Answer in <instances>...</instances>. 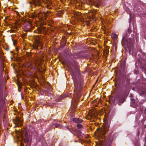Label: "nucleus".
<instances>
[{
    "mask_svg": "<svg viewBox=\"0 0 146 146\" xmlns=\"http://www.w3.org/2000/svg\"><path fill=\"white\" fill-rule=\"evenodd\" d=\"M110 122L109 120H105L104 122V127L103 129H97V130H98L99 134H100L102 135H104L108 131L110 126Z\"/></svg>",
    "mask_w": 146,
    "mask_h": 146,
    "instance_id": "nucleus-1",
    "label": "nucleus"
},
{
    "mask_svg": "<svg viewBox=\"0 0 146 146\" xmlns=\"http://www.w3.org/2000/svg\"><path fill=\"white\" fill-rule=\"evenodd\" d=\"M72 79L74 81V85L75 87L74 92H77V89L80 88L81 86V82L77 78L75 75L72 76Z\"/></svg>",
    "mask_w": 146,
    "mask_h": 146,
    "instance_id": "nucleus-2",
    "label": "nucleus"
},
{
    "mask_svg": "<svg viewBox=\"0 0 146 146\" xmlns=\"http://www.w3.org/2000/svg\"><path fill=\"white\" fill-rule=\"evenodd\" d=\"M122 44H124L126 45L129 49H130L133 46V43L130 38L127 39L125 37H123L122 40Z\"/></svg>",
    "mask_w": 146,
    "mask_h": 146,
    "instance_id": "nucleus-3",
    "label": "nucleus"
},
{
    "mask_svg": "<svg viewBox=\"0 0 146 146\" xmlns=\"http://www.w3.org/2000/svg\"><path fill=\"white\" fill-rule=\"evenodd\" d=\"M113 139V137L109 135L106 140L101 146H111Z\"/></svg>",
    "mask_w": 146,
    "mask_h": 146,
    "instance_id": "nucleus-4",
    "label": "nucleus"
},
{
    "mask_svg": "<svg viewBox=\"0 0 146 146\" xmlns=\"http://www.w3.org/2000/svg\"><path fill=\"white\" fill-rule=\"evenodd\" d=\"M115 101H116L119 105H120L124 102V98L121 96H116L114 99V101H113V102L114 103Z\"/></svg>",
    "mask_w": 146,
    "mask_h": 146,
    "instance_id": "nucleus-5",
    "label": "nucleus"
},
{
    "mask_svg": "<svg viewBox=\"0 0 146 146\" xmlns=\"http://www.w3.org/2000/svg\"><path fill=\"white\" fill-rule=\"evenodd\" d=\"M40 38L39 36H36L35 39V43L34 44L33 48L35 49H37L39 45L41 44V41Z\"/></svg>",
    "mask_w": 146,
    "mask_h": 146,
    "instance_id": "nucleus-6",
    "label": "nucleus"
},
{
    "mask_svg": "<svg viewBox=\"0 0 146 146\" xmlns=\"http://www.w3.org/2000/svg\"><path fill=\"white\" fill-rule=\"evenodd\" d=\"M46 14L45 13H38L37 14H33L32 15L33 17H40L41 18H42V19H43L44 18L45 19L46 17Z\"/></svg>",
    "mask_w": 146,
    "mask_h": 146,
    "instance_id": "nucleus-7",
    "label": "nucleus"
},
{
    "mask_svg": "<svg viewBox=\"0 0 146 146\" xmlns=\"http://www.w3.org/2000/svg\"><path fill=\"white\" fill-rule=\"evenodd\" d=\"M92 104L95 106L99 107L100 106L101 103L99 99H97L94 100L92 102Z\"/></svg>",
    "mask_w": 146,
    "mask_h": 146,
    "instance_id": "nucleus-8",
    "label": "nucleus"
},
{
    "mask_svg": "<svg viewBox=\"0 0 146 146\" xmlns=\"http://www.w3.org/2000/svg\"><path fill=\"white\" fill-rule=\"evenodd\" d=\"M138 92L139 94L140 95H143L146 93V90L144 89L143 88L138 89Z\"/></svg>",
    "mask_w": 146,
    "mask_h": 146,
    "instance_id": "nucleus-9",
    "label": "nucleus"
},
{
    "mask_svg": "<svg viewBox=\"0 0 146 146\" xmlns=\"http://www.w3.org/2000/svg\"><path fill=\"white\" fill-rule=\"evenodd\" d=\"M72 121L76 123H81L82 122V121L81 119H78L77 118H74L73 119Z\"/></svg>",
    "mask_w": 146,
    "mask_h": 146,
    "instance_id": "nucleus-10",
    "label": "nucleus"
},
{
    "mask_svg": "<svg viewBox=\"0 0 146 146\" xmlns=\"http://www.w3.org/2000/svg\"><path fill=\"white\" fill-rule=\"evenodd\" d=\"M25 139H24V142L25 143H28L29 142V139L28 137V134L26 132L25 134Z\"/></svg>",
    "mask_w": 146,
    "mask_h": 146,
    "instance_id": "nucleus-11",
    "label": "nucleus"
},
{
    "mask_svg": "<svg viewBox=\"0 0 146 146\" xmlns=\"http://www.w3.org/2000/svg\"><path fill=\"white\" fill-rule=\"evenodd\" d=\"M77 104V102L76 101H73L71 105L72 108L74 109V110H75L76 108Z\"/></svg>",
    "mask_w": 146,
    "mask_h": 146,
    "instance_id": "nucleus-12",
    "label": "nucleus"
},
{
    "mask_svg": "<svg viewBox=\"0 0 146 146\" xmlns=\"http://www.w3.org/2000/svg\"><path fill=\"white\" fill-rule=\"evenodd\" d=\"M15 122L16 123H19L20 125H22V122L21 120L19 117H16Z\"/></svg>",
    "mask_w": 146,
    "mask_h": 146,
    "instance_id": "nucleus-13",
    "label": "nucleus"
},
{
    "mask_svg": "<svg viewBox=\"0 0 146 146\" xmlns=\"http://www.w3.org/2000/svg\"><path fill=\"white\" fill-rule=\"evenodd\" d=\"M33 2H32L33 4L35 5H36L38 4L39 3V0H32Z\"/></svg>",
    "mask_w": 146,
    "mask_h": 146,
    "instance_id": "nucleus-14",
    "label": "nucleus"
},
{
    "mask_svg": "<svg viewBox=\"0 0 146 146\" xmlns=\"http://www.w3.org/2000/svg\"><path fill=\"white\" fill-rule=\"evenodd\" d=\"M111 37L113 39H116L117 38V35L116 34H111Z\"/></svg>",
    "mask_w": 146,
    "mask_h": 146,
    "instance_id": "nucleus-15",
    "label": "nucleus"
},
{
    "mask_svg": "<svg viewBox=\"0 0 146 146\" xmlns=\"http://www.w3.org/2000/svg\"><path fill=\"white\" fill-rule=\"evenodd\" d=\"M75 112L74 110H72L70 113V115L72 117H73L75 116Z\"/></svg>",
    "mask_w": 146,
    "mask_h": 146,
    "instance_id": "nucleus-16",
    "label": "nucleus"
},
{
    "mask_svg": "<svg viewBox=\"0 0 146 146\" xmlns=\"http://www.w3.org/2000/svg\"><path fill=\"white\" fill-rule=\"evenodd\" d=\"M44 29V27H42L41 29H39L38 30V32L41 33L42 31Z\"/></svg>",
    "mask_w": 146,
    "mask_h": 146,
    "instance_id": "nucleus-17",
    "label": "nucleus"
},
{
    "mask_svg": "<svg viewBox=\"0 0 146 146\" xmlns=\"http://www.w3.org/2000/svg\"><path fill=\"white\" fill-rule=\"evenodd\" d=\"M55 126L56 127H59V128H60L62 127L61 125H60L58 124H55Z\"/></svg>",
    "mask_w": 146,
    "mask_h": 146,
    "instance_id": "nucleus-18",
    "label": "nucleus"
},
{
    "mask_svg": "<svg viewBox=\"0 0 146 146\" xmlns=\"http://www.w3.org/2000/svg\"><path fill=\"white\" fill-rule=\"evenodd\" d=\"M77 126L79 129H80L82 127V125L80 124H78L77 125Z\"/></svg>",
    "mask_w": 146,
    "mask_h": 146,
    "instance_id": "nucleus-19",
    "label": "nucleus"
},
{
    "mask_svg": "<svg viewBox=\"0 0 146 146\" xmlns=\"http://www.w3.org/2000/svg\"><path fill=\"white\" fill-rule=\"evenodd\" d=\"M66 97V96L64 95H62L60 96V99H62Z\"/></svg>",
    "mask_w": 146,
    "mask_h": 146,
    "instance_id": "nucleus-20",
    "label": "nucleus"
},
{
    "mask_svg": "<svg viewBox=\"0 0 146 146\" xmlns=\"http://www.w3.org/2000/svg\"><path fill=\"white\" fill-rule=\"evenodd\" d=\"M109 52V51L106 49V50H105L104 51V53L105 54H108Z\"/></svg>",
    "mask_w": 146,
    "mask_h": 146,
    "instance_id": "nucleus-21",
    "label": "nucleus"
},
{
    "mask_svg": "<svg viewBox=\"0 0 146 146\" xmlns=\"http://www.w3.org/2000/svg\"><path fill=\"white\" fill-rule=\"evenodd\" d=\"M126 11L127 13H128L130 15V17L131 15V14L130 12L129 11V9H128L127 10H126Z\"/></svg>",
    "mask_w": 146,
    "mask_h": 146,
    "instance_id": "nucleus-22",
    "label": "nucleus"
},
{
    "mask_svg": "<svg viewBox=\"0 0 146 146\" xmlns=\"http://www.w3.org/2000/svg\"><path fill=\"white\" fill-rule=\"evenodd\" d=\"M18 88H21L22 85H21V84H18Z\"/></svg>",
    "mask_w": 146,
    "mask_h": 146,
    "instance_id": "nucleus-23",
    "label": "nucleus"
},
{
    "mask_svg": "<svg viewBox=\"0 0 146 146\" xmlns=\"http://www.w3.org/2000/svg\"><path fill=\"white\" fill-rule=\"evenodd\" d=\"M67 129H68V130H69V131H70V132L71 133H73L72 132V131L70 130V128L69 127H67Z\"/></svg>",
    "mask_w": 146,
    "mask_h": 146,
    "instance_id": "nucleus-24",
    "label": "nucleus"
},
{
    "mask_svg": "<svg viewBox=\"0 0 146 146\" xmlns=\"http://www.w3.org/2000/svg\"><path fill=\"white\" fill-rule=\"evenodd\" d=\"M78 135H80L81 133V132L80 131H78Z\"/></svg>",
    "mask_w": 146,
    "mask_h": 146,
    "instance_id": "nucleus-25",
    "label": "nucleus"
},
{
    "mask_svg": "<svg viewBox=\"0 0 146 146\" xmlns=\"http://www.w3.org/2000/svg\"><path fill=\"white\" fill-rule=\"evenodd\" d=\"M95 3H96V4H98L99 3V2L98 1H97V0H96V2H95Z\"/></svg>",
    "mask_w": 146,
    "mask_h": 146,
    "instance_id": "nucleus-26",
    "label": "nucleus"
},
{
    "mask_svg": "<svg viewBox=\"0 0 146 146\" xmlns=\"http://www.w3.org/2000/svg\"><path fill=\"white\" fill-rule=\"evenodd\" d=\"M14 111L17 112V113H18V112L17 111V110H14Z\"/></svg>",
    "mask_w": 146,
    "mask_h": 146,
    "instance_id": "nucleus-27",
    "label": "nucleus"
},
{
    "mask_svg": "<svg viewBox=\"0 0 146 146\" xmlns=\"http://www.w3.org/2000/svg\"><path fill=\"white\" fill-rule=\"evenodd\" d=\"M21 88H18V90L19 92L20 91Z\"/></svg>",
    "mask_w": 146,
    "mask_h": 146,
    "instance_id": "nucleus-28",
    "label": "nucleus"
},
{
    "mask_svg": "<svg viewBox=\"0 0 146 146\" xmlns=\"http://www.w3.org/2000/svg\"><path fill=\"white\" fill-rule=\"evenodd\" d=\"M16 42H13V44L14 45H15L16 44Z\"/></svg>",
    "mask_w": 146,
    "mask_h": 146,
    "instance_id": "nucleus-29",
    "label": "nucleus"
},
{
    "mask_svg": "<svg viewBox=\"0 0 146 146\" xmlns=\"http://www.w3.org/2000/svg\"><path fill=\"white\" fill-rule=\"evenodd\" d=\"M92 110H90V111H91V112H93Z\"/></svg>",
    "mask_w": 146,
    "mask_h": 146,
    "instance_id": "nucleus-30",
    "label": "nucleus"
},
{
    "mask_svg": "<svg viewBox=\"0 0 146 146\" xmlns=\"http://www.w3.org/2000/svg\"><path fill=\"white\" fill-rule=\"evenodd\" d=\"M145 141L146 142V137L145 138Z\"/></svg>",
    "mask_w": 146,
    "mask_h": 146,
    "instance_id": "nucleus-31",
    "label": "nucleus"
},
{
    "mask_svg": "<svg viewBox=\"0 0 146 146\" xmlns=\"http://www.w3.org/2000/svg\"><path fill=\"white\" fill-rule=\"evenodd\" d=\"M96 6H98V5H97V4H96Z\"/></svg>",
    "mask_w": 146,
    "mask_h": 146,
    "instance_id": "nucleus-32",
    "label": "nucleus"
},
{
    "mask_svg": "<svg viewBox=\"0 0 146 146\" xmlns=\"http://www.w3.org/2000/svg\"><path fill=\"white\" fill-rule=\"evenodd\" d=\"M77 141H75V142H77Z\"/></svg>",
    "mask_w": 146,
    "mask_h": 146,
    "instance_id": "nucleus-33",
    "label": "nucleus"
},
{
    "mask_svg": "<svg viewBox=\"0 0 146 146\" xmlns=\"http://www.w3.org/2000/svg\"><path fill=\"white\" fill-rule=\"evenodd\" d=\"M95 109L94 110H96V108H95V109Z\"/></svg>",
    "mask_w": 146,
    "mask_h": 146,
    "instance_id": "nucleus-34",
    "label": "nucleus"
},
{
    "mask_svg": "<svg viewBox=\"0 0 146 146\" xmlns=\"http://www.w3.org/2000/svg\"><path fill=\"white\" fill-rule=\"evenodd\" d=\"M110 101H111V99H110Z\"/></svg>",
    "mask_w": 146,
    "mask_h": 146,
    "instance_id": "nucleus-35",
    "label": "nucleus"
},
{
    "mask_svg": "<svg viewBox=\"0 0 146 146\" xmlns=\"http://www.w3.org/2000/svg\"><path fill=\"white\" fill-rule=\"evenodd\" d=\"M29 54V55L30 54Z\"/></svg>",
    "mask_w": 146,
    "mask_h": 146,
    "instance_id": "nucleus-36",
    "label": "nucleus"
}]
</instances>
